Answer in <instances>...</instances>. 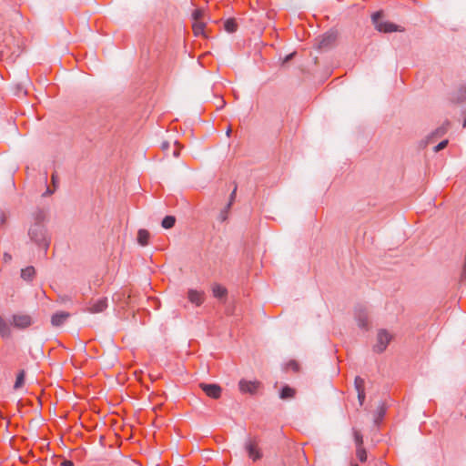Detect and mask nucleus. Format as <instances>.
<instances>
[{
  "label": "nucleus",
  "mask_w": 466,
  "mask_h": 466,
  "mask_svg": "<svg viewBox=\"0 0 466 466\" xmlns=\"http://www.w3.org/2000/svg\"><path fill=\"white\" fill-rule=\"evenodd\" d=\"M357 457L362 462L367 460L366 451L364 450V448L362 446L358 447Z\"/></svg>",
  "instance_id": "412c9836"
},
{
  "label": "nucleus",
  "mask_w": 466,
  "mask_h": 466,
  "mask_svg": "<svg viewBox=\"0 0 466 466\" xmlns=\"http://www.w3.org/2000/svg\"><path fill=\"white\" fill-rule=\"evenodd\" d=\"M106 307V299H99L91 304L88 310L90 313H100L103 312Z\"/></svg>",
  "instance_id": "6e6552de"
},
{
  "label": "nucleus",
  "mask_w": 466,
  "mask_h": 466,
  "mask_svg": "<svg viewBox=\"0 0 466 466\" xmlns=\"http://www.w3.org/2000/svg\"><path fill=\"white\" fill-rule=\"evenodd\" d=\"M350 466H358L357 464H351Z\"/></svg>",
  "instance_id": "473e14b6"
},
{
  "label": "nucleus",
  "mask_w": 466,
  "mask_h": 466,
  "mask_svg": "<svg viewBox=\"0 0 466 466\" xmlns=\"http://www.w3.org/2000/svg\"><path fill=\"white\" fill-rule=\"evenodd\" d=\"M463 274L466 275V261H465V265H464V268H463Z\"/></svg>",
  "instance_id": "7c9ffc66"
},
{
  "label": "nucleus",
  "mask_w": 466,
  "mask_h": 466,
  "mask_svg": "<svg viewBox=\"0 0 466 466\" xmlns=\"http://www.w3.org/2000/svg\"><path fill=\"white\" fill-rule=\"evenodd\" d=\"M354 439L356 443L358 444V447L362 446V435L357 431H354Z\"/></svg>",
  "instance_id": "4be33fe9"
},
{
  "label": "nucleus",
  "mask_w": 466,
  "mask_h": 466,
  "mask_svg": "<svg viewBox=\"0 0 466 466\" xmlns=\"http://www.w3.org/2000/svg\"><path fill=\"white\" fill-rule=\"evenodd\" d=\"M447 144H448V140H443V141H441L440 144H438V145L436 146V147H435V151H436V152H438V151H440V150H441V149L445 148V147H446V146H447Z\"/></svg>",
  "instance_id": "393cba45"
},
{
  "label": "nucleus",
  "mask_w": 466,
  "mask_h": 466,
  "mask_svg": "<svg viewBox=\"0 0 466 466\" xmlns=\"http://www.w3.org/2000/svg\"><path fill=\"white\" fill-rule=\"evenodd\" d=\"M230 132H231V129H230V128H228V129L227 130V136H228V137H229Z\"/></svg>",
  "instance_id": "c756f323"
},
{
  "label": "nucleus",
  "mask_w": 466,
  "mask_h": 466,
  "mask_svg": "<svg viewBox=\"0 0 466 466\" xmlns=\"http://www.w3.org/2000/svg\"><path fill=\"white\" fill-rule=\"evenodd\" d=\"M383 14L382 12H376L372 15V22L377 30L384 33H391V32H402L404 28L400 25H395L391 22L382 21Z\"/></svg>",
  "instance_id": "f257e3e1"
},
{
  "label": "nucleus",
  "mask_w": 466,
  "mask_h": 466,
  "mask_svg": "<svg viewBox=\"0 0 466 466\" xmlns=\"http://www.w3.org/2000/svg\"><path fill=\"white\" fill-rule=\"evenodd\" d=\"M199 386H200V388H202L204 390V384L203 383H200Z\"/></svg>",
  "instance_id": "2f4dec72"
},
{
  "label": "nucleus",
  "mask_w": 466,
  "mask_h": 466,
  "mask_svg": "<svg viewBox=\"0 0 466 466\" xmlns=\"http://www.w3.org/2000/svg\"><path fill=\"white\" fill-rule=\"evenodd\" d=\"M187 299L189 302L198 307L202 304V294L197 289H189L187 291Z\"/></svg>",
  "instance_id": "0eeeda50"
},
{
  "label": "nucleus",
  "mask_w": 466,
  "mask_h": 466,
  "mask_svg": "<svg viewBox=\"0 0 466 466\" xmlns=\"http://www.w3.org/2000/svg\"><path fill=\"white\" fill-rule=\"evenodd\" d=\"M239 390L243 393H256L260 388V382L257 380H245L239 381Z\"/></svg>",
  "instance_id": "39448f33"
},
{
  "label": "nucleus",
  "mask_w": 466,
  "mask_h": 466,
  "mask_svg": "<svg viewBox=\"0 0 466 466\" xmlns=\"http://www.w3.org/2000/svg\"><path fill=\"white\" fill-rule=\"evenodd\" d=\"M355 383H356V387L358 389V396H359L360 401V403H362V401L364 400V391H363V390H360V387L363 385V380L360 378H357L355 380Z\"/></svg>",
  "instance_id": "a211bd4d"
},
{
  "label": "nucleus",
  "mask_w": 466,
  "mask_h": 466,
  "mask_svg": "<svg viewBox=\"0 0 466 466\" xmlns=\"http://www.w3.org/2000/svg\"><path fill=\"white\" fill-rule=\"evenodd\" d=\"M149 232L146 229H139L137 232V242L141 246H147L149 239Z\"/></svg>",
  "instance_id": "f8f14e48"
},
{
  "label": "nucleus",
  "mask_w": 466,
  "mask_h": 466,
  "mask_svg": "<svg viewBox=\"0 0 466 466\" xmlns=\"http://www.w3.org/2000/svg\"><path fill=\"white\" fill-rule=\"evenodd\" d=\"M51 194H53V191H52V190H50V189H47L44 195H45V196H49V195H51Z\"/></svg>",
  "instance_id": "c85d7f7f"
},
{
  "label": "nucleus",
  "mask_w": 466,
  "mask_h": 466,
  "mask_svg": "<svg viewBox=\"0 0 466 466\" xmlns=\"http://www.w3.org/2000/svg\"><path fill=\"white\" fill-rule=\"evenodd\" d=\"M295 393L296 391L294 389L285 386L280 391V398L282 400L291 399L295 396Z\"/></svg>",
  "instance_id": "dca6fc26"
},
{
  "label": "nucleus",
  "mask_w": 466,
  "mask_h": 466,
  "mask_svg": "<svg viewBox=\"0 0 466 466\" xmlns=\"http://www.w3.org/2000/svg\"><path fill=\"white\" fill-rule=\"evenodd\" d=\"M28 235L31 240L35 244L47 248L49 243L46 238V231L43 224L37 222L32 225L28 230Z\"/></svg>",
  "instance_id": "f03ea898"
},
{
  "label": "nucleus",
  "mask_w": 466,
  "mask_h": 466,
  "mask_svg": "<svg viewBox=\"0 0 466 466\" xmlns=\"http://www.w3.org/2000/svg\"><path fill=\"white\" fill-rule=\"evenodd\" d=\"M24 380H25V371L21 370L16 377V380L15 382L14 388L15 390L21 388L24 384Z\"/></svg>",
  "instance_id": "6ab92c4d"
},
{
  "label": "nucleus",
  "mask_w": 466,
  "mask_h": 466,
  "mask_svg": "<svg viewBox=\"0 0 466 466\" xmlns=\"http://www.w3.org/2000/svg\"><path fill=\"white\" fill-rule=\"evenodd\" d=\"M63 466H74V463L71 461H65L62 463Z\"/></svg>",
  "instance_id": "cd10ccee"
},
{
  "label": "nucleus",
  "mask_w": 466,
  "mask_h": 466,
  "mask_svg": "<svg viewBox=\"0 0 466 466\" xmlns=\"http://www.w3.org/2000/svg\"><path fill=\"white\" fill-rule=\"evenodd\" d=\"M212 293L214 297L218 299H223L227 295V290L224 287L220 285H214L212 287Z\"/></svg>",
  "instance_id": "2eb2a0df"
},
{
  "label": "nucleus",
  "mask_w": 466,
  "mask_h": 466,
  "mask_svg": "<svg viewBox=\"0 0 466 466\" xmlns=\"http://www.w3.org/2000/svg\"><path fill=\"white\" fill-rule=\"evenodd\" d=\"M247 450H248L249 457L253 461H256L260 458L261 455H260L259 450L258 448V445L254 441H251L248 444Z\"/></svg>",
  "instance_id": "9b49d317"
},
{
  "label": "nucleus",
  "mask_w": 466,
  "mask_h": 466,
  "mask_svg": "<svg viewBox=\"0 0 466 466\" xmlns=\"http://www.w3.org/2000/svg\"><path fill=\"white\" fill-rule=\"evenodd\" d=\"M3 259L5 263H9L12 260V256L8 253H5Z\"/></svg>",
  "instance_id": "a878e982"
},
{
  "label": "nucleus",
  "mask_w": 466,
  "mask_h": 466,
  "mask_svg": "<svg viewBox=\"0 0 466 466\" xmlns=\"http://www.w3.org/2000/svg\"><path fill=\"white\" fill-rule=\"evenodd\" d=\"M175 222H176L175 217L167 216L163 218V220L161 222V226L166 229H169L174 227Z\"/></svg>",
  "instance_id": "f3484780"
},
{
  "label": "nucleus",
  "mask_w": 466,
  "mask_h": 466,
  "mask_svg": "<svg viewBox=\"0 0 466 466\" xmlns=\"http://www.w3.org/2000/svg\"><path fill=\"white\" fill-rule=\"evenodd\" d=\"M69 318V313L60 311L54 314L51 318V323L54 327L61 326Z\"/></svg>",
  "instance_id": "1a4fd4ad"
},
{
  "label": "nucleus",
  "mask_w": 466,
  "mask_h": 466,
  "mask_svg": "<svg viewBox=\"0 0 466 466\" xmlns=\"http://www.w3.org/2000/svg\"><path fill=\"white\" fill-rule=\"evenodd\" d=\"M33 324L31 316L27 314H15L12 317V325L17 329H25Z\"/></svg>",
  "instance_id": "20e7f679"
},
{
  "label": "nucleus",
  "mask_w": 466,
  "mask_h": 466,
  "mask_svg": "<svg viewBox=\"0 0 466 466\" xmlns=\"http://www.w3.org/2000/svg\"><path fill=\"white\" fill-rule=\"evenodd\" d=\"M11 334L9 324L0 317V335L4 338H8Z\"/></svg>",
  "instance_id": "ddd939ff"
},
{
  "label": "nucleus",
  "mask_w": 466,
  "mask_h": 466,
  "mask_svg": "<svg viewBox=\"0 0 466 466\" xmlns=\"http://www.w3.org/2000/svg\"><path fill=\"white\" fill-rule=\"evenodd\" d=\"M378 342L377 344L374 346L375 347V350L379 352H381L383 351L387 345L390 343V341L391 340V336L390 333H388L387 331L385 330H380L379 333H378Z\"/></svg>",
  "instance_id": "423d86ee"
},
{
  "label": "nucleus",
  "mask_w": 466,
  "mask_h": 466,
  "mask_svg": "<svg viewBox=\"0 0 466 466\" xmlns=\"http://www.w3.org/2000/svg\"><path fill=\"white\" fill-rule=\"evenodd\" d=\"M203 12L201 9H197L192 15L193 18V31L197 36H204V24L201 22Z\"/></svg>",
  "instance_id": "7ed1b4c3"
},
{
  "label": "nucleus",
  "mask_w": 466,
  "mask_h": 466,
  "mask_svg": "<svg viewBox=\"0 0 466 466\" xmlns=\"http://www.w3.org/2000/svg\"><path fill=\"white\" fill-rule=\"evenodd\" d=\"M35 273V268L29 266L21 270V278L25 280H31L34 278Z\"/></svg>",
  "instance_id": "4468645a"
},
{
  "label": "nucleus",
  "mask_w": 466,
  "mask_h": 466,
  "mask_svg": "<svg viewBox=\"0 0 466 466\" xmlns=\"http://www.w3.org/2000/svg\"><path fill=\"white\" fill-rule=\"evenodd\" d=\"M225 29L228 33H233L237 29V23L234 20L228 19L225 22Z\"/></svg>",
  "instance_id": "aec40b11"
},
{
  "label": "nucleus",
  "mask_w": 466,
  "mask_h": 466,
  "mask_svg": "<svg viewBox=\"0 0 466 466\" xmlns=\"http://www.w3.org/2000/svg\"><path fill=\"white\" fill-rule=\"evenodd\" d=\"M169 148H170V143L167 141H164L161 143V149L166 152L167 157H169Z\"/></svg>",
  "instance_id": "5701e85b"
},
{
  "label": "nucleus",
  "mask_w": 466,
  "mask_h": 466,
  "mask_svg": "<svg viewBox=\"0 0 466 466\" xmlns=\"http://www.w3.org/2000/svg\"><path fill=\"white\" fill-rule=\"evenodd\" d=\"M206 395L213 399H218L221 395V388L216 384H206Z\"/></svg>",
  "instance_id": "9d476101"
},
{
  "label": "nucleus",
  "mask_w": 466,
  "mask_h": 466,
  "mask_svg": "<svg viewBox=\"0 0 466 466\" xmlns=\"http://www.w3.org/2000/svg\"><path fill=\"white\" fill-rule=\"evenodd\" d=\"M173 147H174V148H173V150H172L171 155H172L173 157H178V155H179V145H178V143H177V141H175V142H174Z\"/></svg>",
  "instance_id": "b1692460"
},
{
  "label": "nucleus",
  "mask_w": 466,
  "mask_h": 466,
  "mask_svg": "<svg viewBox=\"0 0 466 466\" xmlns=\"http://www.w3.org/2000/svg\"><path fill=\"white\" fill-rule=\"evenodd\" d=\"M52 184L55 187H56L57 185V177L56 174H53L51 177Z\"/></svg>",
  "instance_id": "bb28decb"
}]
</instances>
